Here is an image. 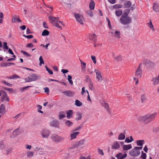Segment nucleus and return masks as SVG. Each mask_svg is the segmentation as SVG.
Listing matches in <instances>:
<instances>
[{
  "label": "nucleus",
  "instance_id": "1a4fd4ad",
  "mask_svg": "<svg viewBox=\"0 0 159 159\" xmlns=\"http://www.w3.org/2000/svg\"><path fill=\"white\" fill-rule=\"evenodd\" d=\"M152 84L155 86L159 84V75L157 76L153 77L151 80Z\"/></svg>",
  "mask_w": 159,
  "mask_h": 159
},
{
  "label": "nucleus",
  "instance_id": "bb28decb",
  "mask_svg": "<svg viewBox=\"0 0 159 159\" xmlns=\"http://www.w3.org/2000/svg\"><path fill=\"white\" fill-rule=\"evenodd\" d=\"M58 116L59 119L60 120L62 119L66 116L65 112L62 111H61L59 112Z\"/></svg>",
  "mask_w": 159,
  "mask_h": 159
},
{
  "label": "nucleus",
  "instance_id": "13d9d810",
  "mask_svg": "<svg viewBox=\"0 0 159 159\" xmlns=\"http://www.w3.org/2000/svg\"><path fill=\"white\" fill-rule=\"evenodd\" d=\"M149 27L151 29H152V30L153 31L154 30V29L153 28V25H152V22L151 21H150V22L148 23Z\"/></svg>",
  "mask_w": 159,
  "mask_h": 159
},
{
  "label": "nucleus",
  "instance_id": "c85d7f7f",
  "mask_svg": "<svg viewBox=\"0 0 159 159\" xmlns=\"http://www.w3.org/2000/svg\"><path fill=\"white\" fill-rule=\"evenodd\" d=\"M112 148L114 149H118L120 147L119 144L117 142H115L113 144Z\"/></svg>",
  "mask_w": 159,
  "mask_h": 159
},
{
  "label": "nucleus",
  "instance_id": "412c9836",
  "mask_svg": "<svg viewBox=\"0 0 159 159\" xmlns=\"http://www.w3.org/2000/svg\"><path fill=\"white\" fill-rule=\"evenodd\" d=\"M11 20L12 23L21 22V21L19 19V17H17L15 16H13Z\"/></svg>",
  "mask_w": 159,
  "mask_h": 159
},
{
  "label": "nucleus",
  "instance_id": "0eeeda50",
  "mask_svg": "<svg viewBox=\"0 0 159 159\" xmlns=\"http://www.w3.org/2000/svg\"><path fill=\"white\" fill-rule=\"evenodd\" d=\"M129 154L131 156L136 157L139 156L140 154V152L139 150H137L135 147L134 149L130 151L129 152Z\"/></svg>",
  "mask_w": 159,
  "mask_h": 159
},
{
  "label": "nucleus",
  "instance_id": "4be33fe9",
  "mask_svg": "<svg viewBox=\"0 0 159 159\" xmlns=\"http://www.w3.org/2000/svg\"><path fill=\"white\" fill-rule=\"evenodd\" d=\"M80 133L79 132H76L71 134L70 135V140H72L73 139H75L77 136Z\"/></svg>",
  "mask_w": 159,
  "mask_h": 159
},
{
  "label": "nucleus",
  "instance_id": "58836bf2",
  "mask_svg": "<svg viewBox=\"0 0 159 159\" xmlns=\"http://www.w3.org/2000/svg\"><path fill=\"white\" fill-rule=\"evenodd\" d=\"M75 104L77 106L80 107L82 105V103L78 100H76L75 101Z\"/></svg>",
  "mask_w": 159,
  "mask_h": 159
},
{
  "label": "nucleus",
  "instance_id": "b1692460",
  "mask_svg": "<svg viewBox=\"0 0 159 159\" xmlns=\"http://www.w3.org/2000/svg\"><path fill=\"white\" fill-rule=\"evenodd\" d=\"M51 124L52 126L58 128V127L59 123L58 120H54L51 122Z\"/></svg>",
  "mask_w": 159,
  "mask_h": 159
},
{
  "label": "nucleus",
  "instance_id": "69168bd1",
  "mask_svg": "<svg viewBox=\"0 0 159 159\" xmlns=\"http://www.w3.org/2000/svg\"><path fill=\"white\" fill-rule=\"evenodd\" d=\"M50 43H47L46 45H44L43 44H41L40 45L41 46H43V47H45L46 49L47 50L48 49V47Z\"/></svg>",
  "mask_w": 159,
  "mask_h": 159
},
{
  "label": "nucleus",
  "instance_id": "de8ad7c7",
  "mask_svg": "<svg viewBox=\"0 0 159 159\" xmlns=\"http://www.w3.org/2000/svg\"><path fill=\"white\" fill-rule=\"evenodd\" d=\"M114 58L117 61H120L122 60V57L120 55L116 57H114Z\"/></svg>",
  "mask_w": 159,
  "mask_h": 159
},
{
  "label": "nucleus",
  "instance_id": "f03ea898",
  "mask_svg": "<svg viewBox=\"0 0 159 159\" xmlns=\"http://www.w3.org/2000/svg\"><path fill=\"white\" fill-rule=\"evenodd\" d=\"M120 20L121 23L124 25H126L130 23L131 21L130 18L129 17L123 16L120 18Z\"/></svg>",
  "mask_w": 159,
  "mask_h": 159
},
{
  "label": "nucleus",
  "instance_id": "8fccbe9b",
  "mask_svg": "<svg viewBox=\"0 0 159 159\" xmlns=\"http://www.w3.org/2000/svg\"><path fill=\"white\" fill-rule=\"evenodd\" d=\"M32 87V86H26L25 87H22V88H20V90L21 92H23L25 90H26L28 88H29L30 87Z\"/></svg>",
  "mask_w": 159,
  "mask_h": 159
},
{
  "label": "nucleus",
  "instance_id": "864d4df0",
  "mask_svg": "<svg viewBox=\"0 0 159 159\" xmlns=\"http://www.w3.org/2000/svg\"><path fill=\"white\" fill-rule=\"evenodd\" d=\"M98 152L102 156H103L104 155V153L103 152V151L100 148H98Z\"/></svg>",
  "mask_w": 159,
  "mask_h": 159
},
{
  "label": "nucleus",
  "instance_id": "ddd939ff",
  "mask_svg": "<svg viewBox=\"0 0 159 159\" xmlns=\"http://www.w3.org/2000/svg\"><path fill=\"white\" fill-rule=\"evenodd\" d=\"M143 64L147 67H152L154 66V64L153 62L149 60H146Z\"/></svg>",
  "mask_w": 159,
  "mask_h": 159
},
{
  "label": "nucleus",
  "instance_id": "37998d69",
  "mask_svg": "<svg viewBox=\"0 0 159 159\" xmlns=\"http://www.w3.org/2000/svg\"><path fill=\"white\" fill-rule=\"evenodd\" d=\"M122 5L121 4H116L113 6V8L115 9L122 8Z\"/></svg>",
  "mask_w": 159,
  "mask_h": 159
},
{
  "label": "nucleus",
  "instance_id": "473e14b6",
  "mask_svg": "<svg viewBox=\"0 0 159 159\" xmlns=\"http://www.w3.org/2000/svg\"><path fill=\"white\" fill-rule=\"evenodd\" d=\"M5 108L4 105L2 104L0 108V113H4L5 111Z\"/></svg>",
  "mask_w": 159,
  "mask_h": 159
},
{
  "label": "nucleus",
  "instance_id": "09e8293b",
  "mask_svg": "<svg viewBox=\"0 0 159 159\" xmlns=\"http://www.w3.org/2000/svg\"><path fill=\"white\" fill-rule=\"evenodd\" d=\"M86 79L85 80L86 82L89 83L92 82L90 78L88 75L85 76Z\"/></svg>",
  "mask_w": 159,
  "mask_h": 159
},
{
  "label": "nucleus",
  "instance_id": "5fc2aeb1",
  "mask_svg": "<svg viewBox=\"0 0 159 159\" xmlns=\"http://www.w3.org/2000/svg\"><path fill=\"white\" fill-rule=\"evenodd\" d=\"M5 147L3 141H0V149H3Z\"/></svg>",
  "mask_w": 159,
  "mask_h": 159
},
{
  "label": "nucleus",
  "instance_id": "603ef678",
  "mask_svg": "<svg viewBox=\"0 0 159 159\" xmlns=\"http://www.w3.org/2000/svg\"><path fill=\"white\" fill-rule=\"evenodd\" d=\"M39 60L40 61L39 62V65L41 66L42 64H44V61L42 57V56H40L39 58Z\"/></svg>",
  "mask_w": 159,
  "mask_h": 159
},
{
  "label": "nucleus",
  "instance_id": "20e7f679",
  "mask_svg": "<svg viewBox=\"0 0 159 159\" xmlns=\"http://www.w3.org/2000/svg\"><path fill=\"white\" fill-rule=\"evenodd\" d=\"M52 140L54 141L59 142L63 141L64 139V138L60 136H59L56 134H52L51 137Z\"/></svg>",
  "mask_w": 159,
  "mask_h": 159
},
{
  "label": "nucleus",
  "instance_id": "bf43d9fd",
  "mask_svg": "<svg viewBox=\"0 0 159 159\" xmlns=\"http://www.w3.org/2000/svg\"><path fill=\"white\" fill-rule=\"evenodd\" d=\"M141 157L143 159H146V154L143 151L142 152Z\"/></svg>",
  "mask_w": 159,
  "mask_h": 159
},
{
  "label": "nucleus",
  "instance_id": "3c124183",
  "mask_svg": "<svg viewBox=\"0 0 159 159\" xmlns=\"http://www.w3.org/2000/svg\"><path fill=\"white\" fill-rule=\"evenodd\" d=\"M87 14L90 17H92L93 16V13L90 10H89L86 11Z\"/></svg>",
  "mask_w": 159,
  "mask_h": 159
},
{
  "label": "nucleus",
  "instance_id": "a18cd8bd",
  "mask_svg": "<svg viewBox=\"0 0 159 159\" xmlns=\"http://www.w3.org/2000/svg\"><path fill=\"white\" fill-rule=\"evenodd\" d=\"M15 64L13 63L8 62L7 63H5L3 65H2V66H10L11 65H14Z\"/></svg>",
  "mask_w": 159,
  "mask_h": 159
},
{
  "label": "nucleus",
  "instance_id": "2f4dec72",
  "mask_svg": "<svg viewBox=\"0 0 159 159\" xmlns=\"http://www.w3.org/2000/svg\"><path fill=\"white\" fill-rule=\"evenodd\" d=\"M131 5V3L130 1H127L125 2L124 3V5L125 8H129Z\"/></svg>",
  "mask_w": 159,
  "mask_h": 159
},
{
  "label": "nucleus",
  "instance_id": "c756f323",
  "mask_svg": "<svg viewBox=\"0 0 159 159\" xmlns=\"http://www.w3.org/2000/svg\"><path fill=\"white\" fill-rule=\"evenodd\" d=\"M95 3L93 0H91L89 4V8L91 10H93L94 8Z\"/></svg>",
  "mask_w": 159,
  "mask_h": 159
},
{
  "label": "nucleus",
  "instance_id": "774afa93",
  "mask_svg": "<svg viewBox=\"0 0 159 159\" xmlns=\"http://www.w3.org/2000/svg\"><path fill=\"white\" fill-rule=\"evenodd\" d=\"M82 128V126H80L78 127H77L76 128L74 129L73 130V132H74L75 131H78L80 129H81Z\"/></svg>",
  "mask_w": 159,
  "mask_h": 159
},
{
  "label": "nucleus",
  "instance_id": "ea45409f",
  "mask_svg": "<svg viewBox=\"0 0 159 159\" xmlns=\"http://www.w3.org/2000/svg\"><path fill=\"white\" fill-rule=\"evenodd\" d=\"M65 124L68 127H70L72 126L73 123L70 122V120H67L66 121Z\"/></svg>",
  "mask_w": 159,
  "mask_h": 159
},
{
  "label": "nucleus",
  "instance_id": "2eb2a0df",
  "mask_svg": "<svg viewBox=\"0 0 159 159\" xmlns=\"http://www.w3.org/2000/svg\"><path fill=\"white\" fill-rule=\"evenodd\" d=\"M138 120L140 122H143L147 124L148 123V120L147 114L139 117Z\"/></svg>",
  "mask_w": 159,
  "mask_h": 159
},
{
  "label": "nucleus",
  "instance_id": "052dcab7",
  "mask_svg": "<svg viewBox=\"0 0 159 159\" xmlns=\"http://www.w3.org/2000/svg\"><path fill=\"white\" fill-rule=\"evenodd\" d=\"M91 58L93 60V63L94 64H95L96 63L97 61H96L95 56H91Z\"/></svg>",
  "mask_w": 159,
  "mask_h": 159
},
{
  "label": "nucleus",
  "instance_id": "79ce46f5",
  "mask_svg": "<svg viewBox=\"0 0 159 159\" xmlns=\"http://www.w3.org/2000/svg\"><path fill=\"white\" fill-rule=\"evenodd\" d=\"M130 139H129V137H127L125 140V142L129 143L133 141V139L132 136H130Z\"/></svg>",
  "mask_w": 159,
  "mask_h": 159
},
{
  "label": "nucleus",
  "instance_id": "6e6d98bb",
  "mask_svg": "<svg viewBox=\"0 0 159 159\" xmlns=\"http://www.w3.org/2000/svg\"><path fill=\"white\" fill-rule=\"evenodd\" d=\"M89 86L90 89L91 90H93V83L92 82L89 83Z\"/></svg>",
  "mask_w": 159,
  "mask_h": 159
},
{
  "label": "nucleus",
  "instance_id": "e2e57ef3",
  "mask_svg": "<svg viewBox=\"0 0 159 159\" xmlns=\"http://www.w3.org/2000/svg\"><path fill=\"white\" fill-rule=\"evenodd\" d=\"M45 68L47 70L48 72L51 75H52L53 74V72L50 69H49L46 66H45Z\"/></svg>",
  "mask_w": 159,
  "mask_h": 159
},
{
  "label": "nucleus",
  "instance_id": "6ab92c4d",
  "mask_svg": "<svg viewBox=\"0 0 159 159\" xmlns=\"http://www.w3.org/2000/svg\"><path fill=\"white\" fill-rule=\"evenodd\" d=\"M3 92L4 93V94L2 96V97L1 98V101L2 102H4V101H9V99L8 97L7 93L3 91Z\"/></svg>",
  "mask_w": 159,
  "mask_h": 159
},
{
  "label": "nucleus",
  "instance_id": "680f3d73",
  "mask_svg": "<svg viewBox=\"0 0 159 159\" xmlns=\"http://www.w3.org/2000/svg\"><path fill=\"white\" fill-rule=\"evenodd\" d=\"M106 20L108 22V27H109V28H111V22L109 18L108 17H106Z\"/></svg>",
  "mask_w": 159,
  "mask_h": 159
},
{
  "label": "nucleus",
  "instance_id": "a878e982",
  "mask_svg": "<svg viewBox=\"0 0 159 159\" xmlns=\"http://www.w3.org/2000/svg\"><path fill=\"white\" fill-rule=\"evenodd\" d=\"M80 61L81 64V67L82 70L84 71L86 70V63L82 61L80 59Z\"/></svg>",
  "mask_w": 159,
  "mask_h": 159
},
{
  "label": "nucleus",
  "instance_id": "a211bd4d",
  "mask_svg": "<svg viewBox=\"0 0 159 159\" xmlns=\"http://www.w3.org/2000/svg\"><path fill=\"white\" fill-rule=\"evenodd\" d=\"M53 25H54L56 27L58 28V29L60 30H61L62 28L61 26L60 25H61L62 26H64V24L62 23V22L61 21H58V22H56L54 23V24H53Z\"/></svg>",
  "mask_w": 159,
  "mask_h": 159
},
{
  "label": "nucleus",
  "instance_id": "c03bdc74",
  "mask_svg": "<svg viewBox=\"0 0 159 159\" xmlns=\"http://www.w3.org/2000/svg\"><path fill=\"white\" fill-rule=\"evenodd\" d=\"M68 80L70 84L71 85H72L73 84V81L72 80V77L71 76L68 75Z\"/></svg>",
  "mask_w": 159,
  "mask_h": 159
},
{
  "label": "nucleus",
  "instance_id": "4d7b16f0",
  "mask_svg": "<svg viewBox=\"0 0 159 159\" xmlns=\"http://www.w3.org/2000/svg\"><path fill=\"white\" fill-rule=\"evenodd\" d=\"M3 48L4 49L7 50L8 49V47L7 46V43L6 42L3 43Z\"/></svg>",
  "mask_w": 159,
  "mask_h": 159
},
{
  "label": "nucleus",
  "instance_id": "5701e85b",
  "mask_svg": "<svg viewBox=\"0 0 159 159\" xmlns=\"http://www.w3.org/2000/svg\"><path fill=\"white\" fill-rule=\"evenodd\" d=\"M153 10L156 12H159V5L158 4L154 3L152 7Z\"/></svg>",
  "mask_w": 159,
  "mask_h": 159
},
{
  "label": "nucleus",
  "instance_id": "338daca9",
  "mask_svg": "<svg viewBox=\"0 0 159 159\" xmlns=\"http://www.w3.org/2000/svg\"><path fill=\"white\" fill-rule=\"evenodd\" d=\"M3 89L5 90H8L10 92H12L13 91V89L12 88H9L7 87H4Z\"/></svg>",
  "mask_w": 159,
  "mask_h": 159
},
{
  "label": "nucleus",
  "instance_id": "0e129e2a",
  "mask_svg": "<svg viewBox=\"0 0 159 159\" xmlns=\"http://www.w3.org/2000/svg\"><path fill=\"white\" fill-rule=\"evenodd\" d=\"M2 82L7 86L11 87L12 86V84H11L8 83L4 80L2 81Z\"/></svg>",
  "mask_w": 159,
  "mask_h": 159
},
{
  "label": "nucleus",
  "instance_id": "f8f14e48",
  "mask_svg": "<svg viewBox=\"0 0 159 159\" xmlns=\"http://www.w3.org/2000/svg\"><path fill=\"white\" fill-rule=\"evenodd\" d=\"M89 39L90 40L94 43H96L97 41V37L95 34H89Z\"/></svg>",
  "mask_w": 159,
  "mask_h": 159
},
{
  "label": "nucleus",
  "instance_id": "f257e3e1",
  "mask_svg": "<svg viewBox=\"0 0 159 159\" xmlns=\"http://www.w3.org/2000/svg\"><path fill=\"white\" fill-rule=\"evenodd\" d=\"M40 78V77L36 74H33L30 75L25 79V82H29L35 81Z\"/></svg>",
  "mask_w": 159,
  "mask_h": 159
},
{
  "label": "nucleus",
  "instance_id": "9d476101",
  "mask_svg": "<svg viewBox=\"0 0 159 159\" xmlns=\"http://www.w3.org/2000/svg\"><path fill=\"white\" fill-rule=\"evenodd\" d=\"M96 73V78L99 81L101 82L102 80V78L100 71L96 69L94 70Z\"/></svg>",
  "mask_w": 159,
  "mask_h": 159
},
{
  "label": "nucleus",
  "instance_id": "f704fd0d",
  "mask_svg": "<svg viewBox=\"0 0 159 159\" xmlns=\"http://www.w3.org/2000/svg\"><path fill=\"white\" fill-rule=\"evenodd\" d=\"M82 118V114L79 112H78L76 114V120H80Z\"/></svg>",
  "mask_w": 159,
  "mask_h": 159
},
{
  "label": "nucleus",
  "instance_id": "c9c22d12",
  "mask_svg": "<svg viewBox=\"0 0 159 159\" xmlns=\"http://www.w3.org/2000/svg\"><path fill=\"white\" fill-rule=\"evenodd\" d=\"M125 135L124 134L121 133L119 134L118 137L119 140H122L125 138Z\"/></svg>",
  "mask_w": 159,
  "mask_h": 159
},
{
  "label": "nucleus",
  "instance_id": "7ed1b4c3",
  "mask_svg": "<svg viewBox=\"0 0 159 159\" xmlns=\"http://www.w3.org/2000/svg\"><path fill=\"white\" fill-rule=\"evenodd\" d=\"M50 133V131L47 129H43L40 132L41 135L43 138H48Z\"/></svg>",
  "mask_w": 159,
  "mask_h": 159
},
{
  "label": "nucleus",
  "instance_id": "a19ab883",
  "mask_svg": "<svg viewBox=\"0 0 159 159\" xmlns=\"http://www.w3.org/2000/svg\"><path fill=\"white\" fill-rule=\"evenodd\" d=\"M49 32L47 30H44L43 32L42 35L43 36H48L49 35Z\"/></svg>",
  "mask_w": 159,
  "mask_h": 159
},
{
  "label": "nucleus",
  "instance_id": "423d86ee",
  "mask_svg": "<svg viewBox=\"0 0 159 159\" xmlns=\"http://www.w3.org/2000/svg\"><path fill=\"white\" fill-rule=\"evenodd\" d=\"M142 65L141 63L139 64L138 68L135 72V76L137 78H140L142 74Z\"/></svg>",
  "mask_w": 159,
  "mask_h": 159
},
{
  "label": "nucleus",
  "instance_id": "9b49d317",
  "mask_svg": "<svg viewBox=\"0 0 159 159\" xmlns=\"http://www.w3.org/2000/svg\"><path fill=\"white\" fill-rule=\"evenodd\" d=\"M62 93L66 96L70 97H73L75 94V92L69 90L64 91Z\"/></svg>",
  "mask_w": 159,
  "mask_h": 159
},
{
  "label": "nucleus",
  "instance_id": "dca6fc26",
  "mask_svg": "<svg viewBox=\"0 0 159 159\" xmlns=\"http://www.w3.org/2000/svg\"><path fill=\"white\" fill-rule=\"evenodd\" d=\"M85 141V140L84 139H81L79 141L76 142L74 144V147H76L80 146L84 144Z\"/></svg>",
  "mask_w": 159,
  "mask_h": 159
},
{
  "label": "nucleus",
  "instance_id": "4c0bfd02",
  "mask_svg": "<svg viewBox=\"0 0 159 159\" xmlns=\"http://www.w3.org/2000/svg\"><path fill=\"white\" fill-rule=\"evenodd\" d=\"M144 140H138L136 141V143L138 146H143V144L144 143Z\"/></svg>",
  "mask_w": 159,
  "mask_h": 159
},
{
  "label": "nucleus",
  "instance_id": "6e6552de",
  "mask_svg": "<svg viewBox=\"0 0 159 159\" xmlns=\"http://www.w3.org/2000/svg\"><path fill=\"white\" fill-rule=\"evenodd\" d=\"M157 115V112H155L154 113L151 114H147L148 118V122L150 123L152 120H153L155 118L156 116Z\"/></svg>",
  "mask_w": 159,
  "mask_h": 159
},
{
  "label": "nucleus",
  "instance_id": "49530a36",
  "mask_svg": "<svg viewBox=\"0 0 159 159\" xmlns=\"http://www.w3.org/2000/svg\"><path fill=\"white\" fill-rule=\"evenodd\" d=\"M146 96L144 95H142L141 96V101L142 103H143L146 100Z\"/></svg>",
  "mask_w": 159,
  "mask_h": 159
},
{
  "label": "nucleus",
  "instance_id": "393cba45",
  "mask_svg": "<svg viewBox=\"0 0 159 159\" xmlns=\"http://www.w3.org/2000/svg\"><path fill=\"white\" fill-rule=\"evenodd\" d=\"M132 146L130 144L128 145H124L123 146V148L124 150L127 151L131 149Z\"/></svg>",
  "mask_w": 159,
  "mask_h": 159
},
{
  "label": "nucleus",
  "instance_id": "4468645a",
  "mask_svg": "<svg viewBox=\"0 0 159 159\" xmlns=\"http://www.w3.org/2000/svg\"><path fill=\"white\" fill-rule=\"evenodd\" d=\"M111 33L113 36L119 39L120 38V32L115 30H112Z\"/></svg>",
  "mask_w": 159,
  "mask_h": 159
},
{
  "label": "nucleus",
  "instance_id": "72a5a7b5",
  "mask_svg": "<svg viewBox=\"0 0 159 159\" xmlns=\"http://www.w3.org/2000/svg\"><path fill=\"white\" fill-rule=\"evenodd\" d=\"M103 106L105 107L106 110L108 112H110V109L109 108L108 104L107 103H104L103 104Z\"/></svg>",
  "mask_w": 159,
  "mask_h": 159
},
{
  "label": "nucleus",
  "instance_id": "f3484780",
  "mask_svg": "<svg viewBox=\"0 0 159 159\" xmlns=\"http://www.w3.org/2000/svg\"><path fill=\"white\" fill-rule=\"evenodd\" d=\"M48 19L49 20H51V23L52 24H54V23L56 22H58L59 21L58 20H59V18L58 17H54L51 16H49Z\"/></svg>",
  "mask_w": 159,
  "mask_h": 159
},
{
  "label": "nucleus",
  "instance_id": "aec40b11",
  "mask_svg": "<svg viewBox=\"0 0 159 159\" xmlns=\"http://www.w3.org/2000/svg\"><path fill=\"white\" fill-rule=\"evenodd\" d=\"M126 156L127 154L126 153L123 154L121 153H119L116 155V157L118 159H123L126 157Z\"/></svg>",
  "mask_w": 159,
  "mask_h": 159
},
{
  "label": "nucleus",
  "instance_id": "39448f33",
  "mask_svg": "<svg viewBox=\"0 0 159 159\" xmlns=\"http://www.w3.org/2000/svg\"><path fill=\"white\" fill-rule=\"evenodd\" d=\"M74 16L78 22L81 25H83L84 24L83 21L84 18L82 15H80L78 14L75 13Z\"/></svg>",
  "mask_w": 159,
  "mask_h": 159
},
{
  "label": "nucleus",
  "instance_id": "cd10ccee",
  "mask_svg": "<svg viewBox=\"0 0 159 159\" xmlns=\"http://www.w3.org/2000/svg\"><path fill=\"white\" fill-rule=\"evenodd\" d=\"M67 116L66 117L68 119H70L71 117L73 114V111L71 110H70L67 111L66 112Z\"/></svg>",
  "mask_w": 159,
  "mask_h": 159
},
{
  "label": "nucleus",
  "instance_id": "7c9ffc66",
  "mask_svg": "<svg viewBox=\"0 0 159 159\" xmlns=\"http://www.w3.org/2000/svg\"><path fill=\"white\" fill-rule=\"evenodd\" d=\"M122 13V11L120 9H118L116 11L115 14L117 16H120Z\"/></svg>",
  "mask_w": 159,
  "mask_h": 159
},
{
  "label": "nucleus",
  "instance_id": "e433bc0d",
  "mask_svg": "<svg viewBox=\"0 0 159 159\" xmlns=\"http://www.w3.org/2000/svg\"><path fill=\"white\" fill-rule=\"evenodd\" d=\"M26 155L28 157H30L34 156V153L31 151H28L26 152Z\"/></svg>",
  "mask_w": 159,
  "mask_h": 159
}]
</instances>
